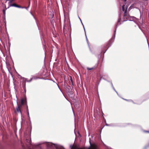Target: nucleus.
Instances as JSON below:
<instances>
[{"label": "nucleus", "mask_w": 149, "mask_h": 149, "mask_svg": "<svg viewBox=\"0 0 149 149\" xmlns=\"http://www.w3.org/2000/svg\"><path fill=\"white\" fill-rule=\"evenodd\" d=\"M147 43L148 44V47H149V45L148 44V40H147Z\"/></svg>", "instance_id": "obj_28"}, {"label": "nucleus", "mask_w": 149, "mask_h": 149, "mask_svg": "<svg viewBox=\"0 0 149 149\" xmlns=\"http://www.w3.org/2000/svg\"><path fill=\"white\" fill-rule=\"evenodd\" d=\"M122 8L123 11L124 12L123 17H126V16H127V6H125L124 5L122 6Z\"/></svg>", "instance_id": "obj_4"}, {"label": "nucleus", "mask_w": 149, "mask_h": 149, "mask_svg": "<svg viewBox=\"0 0 149 149\" xmlns=\"http://www.w3.org/2000/svg\"><path fill=\"white\" fill-rule=\"evenodd\" d=\"M17 107H16V110L18 113H20L22 115V112L20 109V106L19 105L17 102Z\"/></svg>", "instance_id": "obj_7"}, {"label": "nucleus", "mask_w": 149, "mask_h": 149, "mask_svg": "<svg viewBox=\"0 0 149 149\" xmlns=\"http://www.w3.org/2000/svg\"><path fill=\"white\" fill-rule=\"evenodd\" d=\"M106 125L107 126H113L114 125H113L111 124H107L106 123Z\"/></svg>", "instance_id": "obj_16"}, {"label": "nucleus", "mask_w": 149, "mask_h": 149, "mask_svg": "<svg viewBox=\"0 0 149 149\" xmlns=\"http://www.w3.org/2000/svg\"><path fill=\"white\" fill-rule=\"evenodd\" d=\"M21 104L22 105H23L24 104H25L26 105L27 104V101L26 98H25L24 100L23 99H21Z\"/></svg>", "instance_id": "obj_8"}, {"label": "nucleus", "mask_w": 149, "mask_h": 149, "mask_svg": "<svg viewBox=\"0 0 149 149\" xmlns=\"http://www.w3.org/2000/svg\"><path fill=\"white\" fill-rule=\"evenodd\" d=\"M27 115H28V116H29V111H27Z\"/></svg>", "instance_id": "obj_26"}, {"label": "nucleus", "mask_w": 149, "mask_h": 149, "mask_svg": "<svg viewBox=\"0 0 149 149\" xmlns=\"http://www.w3.org/2000/svg\"><path fill=\"white\" fill-rule=\"evenodd\" d=\"M133 5H132L130 6V8H129V9H132V8H133Z\"/></svg>", "instance_id": "obj_19"}, {"label": "nucleus", "mask_w": 149, "mask_h": 149, "mask_svg": "<svg viewBox=\"0 0 149 149\" xmlns=\"http://www.w3.org/2000/svg\"><path fill=\"white\" fill-rule=\"evenodd\" d=\"M23 81L22 82H24V81H26L27 82V79L26 78H24V77H22Z\"/></svg>", "instance_id": "obj_14"}, {"label": "nucleus", "mask_w": 149, "mask_h": 149, "mask_svg": "<svg viewBox=\"0 0 149 149\" xmlns=\"http://www.w3.org/2000/svg\"><path fill=\"white\" fill-rule=\"evenodd\" d=\"M70 80L71 81L72 84L73 85L72 77L71 76H70Z\"/></svg>", "instance_id": "obj_17"}, {"label": "nucleus", "mask_w": 149, "mask_h": 149, "mask_svg": "<svg viewBox=\"0 0 149 149\" xmlns=\"http://www.w3.org/2000/svg\"><path fill=\"white\" fill-rule=\"evenodd\" d=\"M56 84L57 85V86H58V88H59V89H60V88H59V86H58V85L57 83H56Z\"/></svg>", "instance_id": "obj_29"}, {"label": "nucleus", "mask_w": 149, "mask_h": 149, "mask_svg": "<svg viewBox=\"0 0 149 149\" xmlns=\"http://www.w3.org/2000/svg\"><path fill=\"white\" fill-rule=\"evenodd\" d=\"M30 139H26V145L22 144V146L23 147H24L26 146L28 147L29 149H36V148H34L33 146L32 148L30 147V146L31 145V138H30Z\"/></svg>", "instance_id": "obj_2"}, {"label": "nucleus", "mask_w": 149, "mask_h": 149, "mask_svg": "<svg viewBox=\"0 0 149 149\" xmlns=\"http://www.w3.org/2000/svg\"><path fill=\"white\" fill-rule=\"evenodd\" d=\"M31 14L32 16H33V14H32V13L31 12Z\"/></svg>", "instance_id": "obj_34"}, {"label": "nucleus", "mask_w": 149, "mask_h": 149, "mask_svg": "<svg viewBox=\"0 0 149 149\" xmlns=\"http://www.w3.org/2000/svg\"><path fill=\"white\" fill-rule=\"evenodd\" d=\"M33 17H34V18L35 19L36 22V18L34 16H33Z\"/></svg>", "instance_id": "obj_31"}, {"label": "nucleus", "mask_w": 149, "mask_h": 149, "mask_svg": "<svg viewBox=\"0 0 149 149\" xmlns=\"http://www.w3.org/2000/svg\"><path fill=\"white\" fill-rule=\"evenodd\" d=\"M93 69H94V68H93V67L91 68H87V69L88 70H93Z\"/></svg>", "instance_id": "obj_18"}, {"label": "nucleus", "mask_w": 149, "mask_h": 149, "mask_svg": "<svg viewBox=\"0 0 149 149\" xmlns=\"http://www.w3.org/2000/svg\"><path fill=\"white\" fill-rule=\"evenodd\" d=\"M32 79H33V78H32L30 79V80H28V81H27V82H31L32 81Z\"/></svg>", "instance_id": "obj_21"}, {"label": "nucleus", "mask_w": 149, "mask_h": 149, "mask_svg": "<svg viewBox=\"0 0 149 149\" xmlns=\"http://www.w3.org/2000/svg\"><path fill=\"white\" fill-rule=\"evenodd\" d=\"M26 111H29V109H28V106L27 105V104H26Z\"/></svg>", "instance_id": "obj_22"}, {"label": "nucleus", "mask_w": 149, "mask_h": 149, "mask_svg": "<svg viewBox=\"0 0 149 149\" xmlns=\"http://www.w3.org/2000/svg\"><path fill=\"white\" fill-rule=\"evenodd\" d=\"M85 36H86V41H87V44H88V46L90 50V51L91 52H92V51H91V48H90V46L89 45L88 41V39L87 38L86 32L85 33Z\"/></svg>", "instance_id": "obj_9"}, {"label": "nucleus", "mask_w": 149, "mask_h": 149, "mask_svg": "<svg viewBox=\"0 0 149 149\" xmlns=\"http://www.w3.org/2000/svg\"><path fill=\"white\" fill-rule=\"evenodd\" d=\"M28 118H29V120L30 121V122H31L30 118L29 116H28Z\"/></svg>", "instance_id": "obj_25"}, {"label": "nucleus", "mask_w": 149, "mask_h": 149, "mask_svg": "<svg viewBox=\"0 0 149 149\" xmlns=\"http://www.w3.org/2000/svg\"><path fill=\"white\" fill-rule=\"evenodd\" d=\"M23 89L24 90V93H26V82H25L24 86V87H23Z\"/></svg>", "instance_id": "obj_12"}, {"label": "nucleus", "mask_w": 149, "mask_h": 149, "mask_svg": "<svg viewBox=\"0 0 149 149\" xmlns=\"http://www.w3.org/2000/svg\"><path fill=\"white\" fill-rule=\"evenodd\" d=\"M13 6L17 7V8H24V7H22L19 6L18 5L15 4V3H13V4H10L9 5V7H13Z\"/></svg>", "instance_id": "obj_5"}, {"label": "nucleus", "mask_w": 149, "mask_h": 149, "mask_svg": "<svg viewBox=\"0 0 149 149\" xmlns=\"http://www.w3.org/2000/svg\"><path fill=\"white\" fill-rule=\"evenodd\" d=\"M102 79H103L104 80H106H106L105 79H104V78H103Z\"/></svg>", "instance_id": "obj_33"}, {"label": "nucleus", "mask_w": 149, "mask_h": 149, "mask_svg": "<svg viewBox=\"0 0 149 149\" xmlns=\"http://www.w3.org/2000/svg\"><path fill=\"white\" fill-rule=\"evenodd\" d=\"M124 99V100H125L131 102L134 104H135V103L134 102L131 100H127V99Z\"/></svg>", "instance_id": "obj_15"}, {"label": "nucleus", "mask_w": 149, "mask_h": 149, "mask_svg": "<svg viewBox=\"0 0 149 149\" xmlns=\"http://www.w3.org/2000/svg\"><path fill=\"white\" fill-rule=\"evenodd\" d=\"M9 1V0H6V1Z\"/></svg>", "instance_id": "obj_35"}, {"label": "nucleus", "mask_w": 149, "mask_h": 149, "mask_svg": "<svg viewBox=\"0 0 149 149\" xmlns=\"http://www.w3.org/2000/svg\"><path fill=\"white\" fill-rule=\"evenodd\" d=\"M111 86L113 89L114 90V91L117 93V94L118 95V92H117V91H116V90H115V88H114L113 86V84L112 83V82H111Z\"/></svg>", "instance_id": "obj_10"}, {"label": "nucleus", "mask_w": 149, "mask_h": 149, "mask_svg": "<svg viewBox=\"0 0 149 149\" xmlns=\"http://www.w3.org/2000/svg\"><path fill=\"white\" fill-rule=\"evenodd\" d=\"M122 0L124 2H125L126 1V0Z\"/></svg>", "instance_id": "obj_32"}, {"label": "nucleus", "mask_w": 149, "mask_h": 149, "mask_svg": "<svg viewBox=\"0 0 149 149\" xmlns=\"http://www.w3.org/2000/svg\"><path fill=\"white\" fill-rule=\"evenodd\" d=\"M79 19H80V20L81 21V23L82 24V25L83 26V28H84V29L85 33L86 32V30H85V28L84 25L83 24V23H82V21H81L80 18V17H79Z\"/></svg>", "instance_id": "obj_13"}, {"label": "nucleus", "mask_w": 149, "mask_h": 149, "mask_svg": "<svg viewBox=\"0 0 149 149\" xmlns=\"http://www.w3.org/2000/svg\"><path fill=\"white\" fill-rule=\"evenodd\" d=\"M9 6L7 8H6V7H5L6 9H3V14L4 16H5V15H6V12H5L7 8H9Z\"/></svg>", "instance_id": "obj_11"}, {"label": "nucleus", "mask_w": 149, "mask_h": 149, "mask_svg": "<svg viewBox=\"0 0 149 149\" xmlns=\"http://www.w3.org/2000/svg\"><path fill=\"white\" fill-rule=\"evenodd\" d=\"M13 0H9V2H8V4H9V5L10 4V3L12 2L13 1Z\"/></svg>", "instance_id": "obj_20"}, {"label": "nucleus", "mask_w": 149, "mask_h": 149, "mask_svg": "<svg viewBox=\"0 0 149 149\" xmlns=\"http://www.w3.org/2000/svg\"><path fill=\"white\" fill-rule=\"evenodd\" d=\"M106 81H107V82H110V83H111V81H108V80H106Z\"/></svg>", "instance_id": "obj_30"}, {"label": "nucleus", "mask_w": 149, "mask_h": 149, "mask_svg": "<svg viewBox=\"0 0 149 149\" xmlns=\"http://www.w3.org/2000/svg\"><path fill=\"white\" fill-rule=\"evenodd\" d=\"M148 146H145L143 148V149H146L148 147Z\"/></svg>", "instance_id": "obj_24"}, {"label": "nucleus", "mask_w": 149, "mask_h": 149, "mask_svg": "<svg viewBox=\"0 0 149 149\" xmlns=\"http://www.w3.org/2000/svg\"><path fill=\"white\" fill-rule=\"evenodd\" d=\"M24 7V8H26L27 10V9H28V8L29 7L28 6V7H26V8Z\"/></svg>", "instance_id": "obj_27"}, {"label": "nucleus", "mask_w": 149, "mask_h": 149, "mask_svg": "<svg viewBox=\"0 0 149 149\" xmlns=\"http://www.w3.org/2000/svg\"><path fill=\"white\" fill-rule=\"evenodd\" d=\"M74 105L76 109H78L81 106L80 102H75L74 103Z\"/></svg>", "instance_id": "obj_6"}, {"label": "nucleus", "mask_w": 149, "mask_h": 149, "mask_svg": "<svg viewBox=\"0 0 149 149\" xmlns=\"http://www.w3.org/2000/svg\"><path fill=\"white\" fill-rule=\"evenodd\" d=\"M136 18L134 16H131L127 14V16L126 17H123V21H122L123 23V22H125L127 20H129L130 21H134L133 19H136Z\"/></svg>", "instance_id": "obj_3"}, {"label": "nucleus", "mask_w": 149, "mask_h": 149, "mask_svg": "<svg viewBox=\"0 0 149 149\" xmlns=\"http://www.w3.org/2000/svg\"><path fill=\"white\" fill-rule=\"evenodd\" d=\"M121 19V14H120L118 15V19L117 23L116 25V27H115V30L114 31V34L113 37L112 38H111V40L112 39H114L115 38V35H116V29L118 26L121 25L122 24L120 22Z\"/></svg>", "instance_id": "obj_1"}, {"label": "nucleus", "mask_w": 149, "mask_h": 149, "mask_svg": "<svg viewBox=\"0 0 149 149\" xmlns=\"http://www.w3.org/2000/svg\"><path fill=\"white\" fill-rule=\"evenodd\" d=\"M143 132L145 133H149V131H146V130H144Z\"/></svg>", "instance_id": "obj_23"}]
</instances>
